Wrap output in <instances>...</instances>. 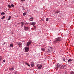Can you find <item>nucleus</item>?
I'll return each instance as SVG.
<instances>
[{
	"label": "nucleus",
	"mask_w": 74,
	"mask_h": 74,
	"mask_svg": "<svg viewBox=\"0 0 74 74\" xmlns=\"http://www.w3.org/2000/svg\"><path fill=\"white\" fill-rule=\"evenodd\" d=\"M1 19L3 20V19H4V18H3V17H2L1 18Z\"/></svg>",
	"instance_id": "35"
},
{
	"label": "nucleus",
	"mask_w": 74,
	"mask_h": 74,
	"mask_svg": "<svg viewBox=\"0 0 74 74\" xmlns=\"http://www.w3.org/2000/svg\"><path fill=\"white\" fill-rule=\"evenodd\" d=\"M22 10H25V8L24 7H23L21 8Z\"/></svg>",
	"instance_id": "17"
},
{
	"label": "nucleus",
	"mask_w": 74,
	"mask_h": 74,
	"mask_svg": "<svg viewBox=\"0 0 74 74\" xmlns=\"http://www.w3.org/2000/svg\"><path fill=\"white\" fill-rule=\"evenodd\" d=\"M2 60V57L0 56V60L1 61Z\"/></svg>",
	"instance_id": "27"
},
{
	"label": "nucleus",
	"mask_w": 74,
	"mask_h": 74,
	"mask_svg": "<svg viewBox=\"0 0 74 74\" xmlns=\"http://www.w3.org/2000/svg\"><path fill=\"white\" fill-rule=\"evenodd\" d=\"M3 19H4V18H5V16H3Z\"/></svg>",
	"instance_id": "31"
},
{
	"label": "nucleus",
	"mask_w": 74,
	"mask_h": 74,
	"mask_svg": "<svg viewBox=\"0 0 74 74\" xmlns=\"http://www.w3.org/2000/svg\"><path fill=\"white\" fill-rule=\"evenodd\" d=\"M32 23H29V25H32Z\"/></svg>",
	"instance_id": "29"
},
{
	"label": "nucleus",
	"mask_w": 74,
	"mask_h": 74,
	"mask_svg": "<svg viewBox=\"0 0 74 74\" xmlns=\"http://www.w3.org/2000/svg\"><path fill=\"white\" fill-rule=\"evenodd\" d=\"M34 28H36V26H34Z\"/></svg>",
	"instance_id": "37"
},
{
	"label": "nucleus",
	"mask_w": 74,
	"mask_h": 74,
	"mask_svg": "<svg viewBox=\"0 0 74 74\" xmlns=\"http://www.w3.org/2000/svg\"><path fill=\"white\" fill-rule=\"evenodd\" d=\"M8 6L9 8H11V5H8Z\"/></svg>",
	"instance_id": "18"
},
{
	"label": "nucleus",
	"mask_w": 74,
	"mask_h": 74,
	"mask_svg": "<svg viewBox=\"0 0 74 74\" xmlns=\"http://www.w3.org/2000/svg\"><path fill=\"white\" fill-rule=\"evenodd\" d=\"M29 28L27 27H24V29L25 30V31H27V30H29Z\"/></svg>",
	"instance_id": "6"
},
{
	"label": "nucleus",
	"mask_w": 74,
	"mask_h": 74,
	"mask_svg": "<svg viewBox=\"0 0 74 74\" xmlns=\"http://www.w3.org/2000/svg\"><path fill=\"white\" fill-rule=\"evenodd\" d=\"M3 62H5V60H3Z\"/></svg>",
	"instance_id": "33"
},
{
	"label": "nucleus",
	"mask_w": 74,
	"mask_h": 74,
	"mask_svg": "<svg viewBox=\"0 0 74 74\" xmlns=\"http://www.w3.org/2000/svg\"><path fill=\"white\" fill-rule=\"evenodd\" d=\"M71 61H72V60L71 59H69L68 61V63H70V62H71Z\"/></svg>",
	"instance_id": "14"
},
{
	"label": "nucleus",
	"mask_w": 74,
	"mask_h": 74,
	"mask_svg": "<svg viewBox=\"0 0 74 74\" xmlns=\"http://www.w3.org/2000/svg\"><path fill=\"white\" fill-rule=\"evenodd\" d=\"M35 25H36L35 22H33L32 23V26H34Z\"/></svg>",
	"instance_id": "12"
},
{
	"label": "nucleus",
	"mask_w": 74,
	"mask_h": 74,
	"mask_svg": "<svg viewBox=\"0 0 74 74\" xmlns=\"http://www.w3.org/2000/svg\"><path fill=\"white\" fill-rule=\"evenodd\" d=\"M32 43V41H28V42L27 43V46H29L30 45H31V44Z\"/></svg>",
	"instance_id": "7"
},
{
	"label": "nucleus",
	"mask_w": 74,
	"mask_h": 74,
	"mask_svg": "<svg viewBox=\"0 0 74 74\" xmlns=\"http://www.w3.org/2000/svg\"><path fill=\"white\" fill-rule=\"evenodd\" d=\"M64 66L62 65L60 67V69H64Z\"/></svg>",
	"instance_id": "15"
},
{
	"label": "nucleus",
	"mask_w": 74,
	"mask_h": 74,
	"mask_svg": "<svg viewBox=\"0 0 74 74\" xmlns=\"http://www.w3.org/2000/svg\"><path fill=\"white\" fill-rule=\"evenodd\" d=\"M60 11H58V12H55V14H58V13H60Z\"/></svg>",
	"instance_id": "24"
},
{
	"label": "nucleus",
	"mask_w": 74,
	"mask_h": 74,
	"mask_svg": "<svg viewBox=\"0 0 74 74\" xmlns=\"http://www.w3.org/2000/svg\"><path fill=\"white\" fill-rule=\"evenodd\" d=\"M62 66V64H59V63H58L56 65V66L57 68H58V69H59L60 67V66Z\"/></svg>",
	"instance_id": "3"
},
{
	"label": "nucleus",
	"mask_w": 74,
	"mask_h": 74,
	"mask_svg": "<svg viewBox=\"0 0 74 74\" xmlns=\"http://www.w3.org/2000/svg\"><path fill=\"white\" fill-rule=\"evenodd\" d=\"M5 14V13L4 12H2L1 13V15H4Z\"/></svg>",
	"instance_id": "25"
},
{
	"label": "nucleus",
	"mask_w": 74,
	"mask_h": 74,
	"mask_svg": "<svg viewBox=\"0 0 74 74\" xmlns=\"http://www.w3.org/2000/svg\"><path fill=\"white\" fill-rule=\"evenodd\" d=\"M11 18V17L10 16L9 17V18L8 19V21H9V20H10V19Z\"/></svg>",
	"instance_id": "22"
},
{
	"label": "nucleus",
	"mask_w": 74,
	"mask_h": 74,
	"mask_svg": "<svg viewBox=\"0 0 74 74\" xmlns=\"http://www.w3.org/2000/svg\"><path fill=\"white\" fill-rule=\"evenodd\" d=\"M33 18L31 17L29 18V21H33Z\"/></svg>",
	"instance_id": "10"
},
{
	"label": "nucleus",
	"mask_w": 74,
	"mask_h": 74,
	"mask_svg": "<svg viewBox=\"0 0 74 74\" xmlns=\"http://www.w3.org/2000/svg\"><path fill=\"white\" fill-rule=\"evenodd\" d=\"M37 66L39 70H40L41 69V67H42V65L41 64H38L37 65Z\"/></svg>",
	"instance_id": "5"
},
{
	"label": "nucleus",
	"mask_w": 74,
	"mask_h": 74,
	"mask_svg": "<svg viewBox=\"0 0 74 74\" xmlns=\"http://www.w3.org/2000/svg\"><path fill=\"white\" fill-rule=\"evenodd\" d=\"M48 51L49 52H51V51L49 49H48Z\"/></svg>",
	"instance_id": "30"
},
{
	"label": "nucleus",
	"mask_w": 74,
	"mask_h": 74,
	"mask_svg": "<svg viewBox=\"0 0 74 74\" xmlns=\"http://www.w3.org/2000/svg\"><path fill=\"white\" fill-rule=\"evenodd\" d=\"M5 42H4L3 43V45H5Z\"/></svg>",
	"instance_id": "36"
},
{
	"label": "nucleus",
	"mask_w": 74,
	"mask_h": 74,
	"mask_svg": "<svg viewBox=\"0 0 74 74\" xmlns=\"http://www.w3.org/2000/svg\"><path fill=\"white\" fill-rule=\"evenodd\" d=\"M28 55H29V54H27L26 55H27V56H28Z\"/></svg>",
	"instance_id": "38"
},
{
	"label": "nucleus",
	"mask_w": 74,
	"mask_h": 74,
	"mask_svg": "<svg viewBox=\"0 0 74 74\" xmlns=\"http://www.w3.org/2000/svg\"><path fill=\"white\" fill-rule=\"evenodd\" d=\"M63 60H64V61H65V60H66L65 59V58H64Z\"/></svg>",
	"instance_id": "32"
},
{
	"label": "nucleus",
	"mask_w": 74,
	"mask_h": 74,
	"mask_svg": "<svg viewBox=\"0 0 74 74\" xmlns=\"http://www.w3.org/2000/svg\"><path fill=\"white\" fill-rule=\"evenodd\" d=\"M25 0H21V1H24Z\"/></svg>",
	"instance_id": "34"
},
{
	"label": "nucleus",
	"mask_w": 74,
	"mask_h": 74,
	"mask_svg": "<svg viewBox=\"0 0 74 74\" xmlns=\"http://www.w3.org/2000/svg\"><path fill=\"white\" fill-rule=\"evenodd\" d=\"M16 44H17V45H19L20 48H21V47H22V43L21 42H17Z\"/></svg>",
	"instance_id": "4"
},
{
	"label": "nucleus",
	"mask_w": 74,
	"mask_h": 74,
	"mask_svg": "<svg viewBox=\"0 0 74 74\" xmlns=\"http://www.w3.org/2000/svg\"><path fill=\"white\" fill-rule=\"evenodd\" d=\"M25 52H28L29 51V47H24Z\"/></svg>",
	"instance_id": "2"
},
{
	"label": "nucleus",
	"mask_w": 74,
	"mask_h": 74,
	"mask_svg": "<svg viewBox=\"0 0 74 74\" xmlns=\"http://www.w3.org/2000/svg\"><path fill=\"white\" fill-rule=\"evenodd\" d=\"M10 47H14V44L12 43L10 44Z\"/></svg>",
	"instance_id": "11"
},
{
	"label": "nucleus",
	"mask_w": 74,
	"mask_h": 74,
	"mask_svg": "<svg viewBox=\"0 0 74 74\" xmlns=\"http://www.w3.org/2000/svg\"><path fill=\"white\" fill-rule=\"evenodd\" d=\"M9 70H10V71H12L14 70V67H10L9 68Z\"/></svg>",
	"instance_id": "8"
},
{
	"label": "nucleus",
	"mask_w": 74,
	"mask_h": 74,
	"mask_svg": "<svg viewBox=\"0 0 74 74\" xmlns=\"http://www.w3.org/2000/svg\"><path fill=\"white\" fill-rule=\"evenodd\" d=\"M23 16H25V15H26V13H23Z\"/></svg>",
	"instance_id": "26"
},
{
	"label": "nucleus",
	"mask_w": 74,
	"mask_h": 74,
	"mask_svg": "<svg viewBox=\"0 0 74 74\" xmlns=\"http://www.w3.org/2000/svg\"><path fill=\"white\" fill-rule=\"evenodd\" d=\"M25 25V23L23 22H21V27H23V25Z\"/></svg>",
	"instance_id": "9"
},
{
	"label": "nucleus",
	"mask_w": 74,
	"mask_h": 74,
	"mask_svg": "<svg viewBox=\"0 0 74 74\" xmlns=\"http://www.w3.org/2000/svg\"><path fill=\"white\" fill-rule=\"evenodd\" d=\"M31 67H34V63H32L31 64Z\"/></svg>",
	"instance_id": "13"
},
{
	"label": "nucleus",
	"mask_w": 74,
	"mask_h": 74,
	"mask_svg": "<svg viewBox=\"0 0 74 74\" xmlns=\"http://www.w3.org/2000/svg\"><path fill=\"white\" fill-rule=\"evenodd\" d=\"M48 0V1H49V0Z\"/></svg>",
	"instance_id": "40"
},
{
	"label": "nucleus",
	"mask_w": 74,
	"mask_h": 74,
	"mask_svg": "<svg viewBox=\"0 0 74 74\" xmlns=\"http://www.w3.org/2000/svg\"><path fill=\"white\" fill-rule=\"evenodd\" d=\"M69 74H74V72L73 71H72Z\"/></svg>",
	"instance_id": "20"
},
{
	"label": "nucleus",
	"mask_w": 74,
	"mask_h": 74,
	"mask_svg": "<svg viewBox=\"0 0 74 74\" xmlns=\"http://www.w3.org/2000/svg\"><path fill=\"white\" fill-rule=\"evenodd\" d=\"M25 64H27V66H29V67H30V64H29V63H28L25 62Z\"/></svg>",
	"instance_id": "16"
},
{
	"label": "nucleus",
	"mask_w": 74,
	"mask_h": 74,
	"mask_svg": "<svg viewBox=\"0 0 74 74\" xmlns=\"http://www.w3.org/2000/svg\"><path fill=\"white\" fill-rule=\"evenodd\" d=\"M62 41V38L61 37H58L55 39V40L53 42V44H57L58 42H59L60 41Z\"/></svg>",
	"instance_id": "1"
},
{
	"label": "nucleus",
	"mask_w": 74,
	"mask_h": 74,
	"mask_svg": "<svg viewBox=\"0 0 74 74\" xmlns=\"http://www.w3.org/2000/svg\"><path fill=\"white\" fill-rule=\"evenodd\" d=\"M41 50L42 51H45V49L44 48H41Z\"/></svg>",
	"instance_id": "21"
},
{
	"label": "nucleus",
	"mask_w": 74,
	"mask_h": 74,
	"mask_svg": "<svg viewBox=\"0 0 74 74\" xmlns=\"http://www.w3.org/2000/svg\"><path fill=\"white\" fill-rule=\"evenodd\" d=\"M26 25H29V23H27V22H26L25 23Z\"/></svg>",
	"instance_id": "28"
},
{
	"label": "nucleus",
	"mask_w": 74,
	"mask_h": 74,
	"mask_svg": "<svg viewBox=\"0 0 74 74\" xmlns=\"http://www.w3.org/2000/svg\"><path fill=\"white\" fill-rule=\"evenodd\" d=\"M41 20H42V21H44V20H43L42 19H41Z\"/></svg>",
	"instance_id": "39"
},
{
	"label": "nucleus",
	"mask_w": 74,
	"mask_h": 74,
	"mask_svg": "<svg viewBox=\"0 0 74 74\" xmlns=\"http://www.w3.org/2000/svg\"><path fill=\"white\" fill-rule=\"evenodd\" d=\"M49 18H47L46 19V21H49Z\"/></svg>",
	"instance_id": "19"
},
{
	"label": "nucleus",
	"mask_w": 74,
	"mask_h": 74,
	"mask_svg": "<svg viewBox=\"0 0 74 74\" xmlns=\"http://www.w3.org/2000/svg\"><path fill=\"white\" fill-rule=\"evenodd\" d=\"M15 6V5H14V4H12L11 5V7H14Z\"/></svg>",
	"instance_id": "23"
}]
</instances>
